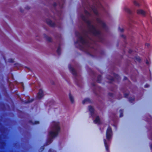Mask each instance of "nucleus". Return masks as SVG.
Returning <instances> with one entry per match:
<instances>
[{"mask_svg":"<svg viewBox=\"0 0 152 152\" xmlns=\"http://www.w3.org/2000/svg\"><path fill=\"white\" fill-rule=\"evenodd\" d=\"M68 67L70 72L73 74V75L76 77L77 75V72L72 67L71 64H69V65ZM75 78H76V77H75Z\"/></svg>","mask_w":152,"mask_h":152,"instance_id":"obj_6","label":"nucleus"},{"mask_svg":"<svg viewBox=\"0 0 152 152\" xmlns=\"http://www.w3.org/2000/svg\"><path fill=\"white\" fill-rule=\"evenodd\" d=\"M121 37L123 38L124 39H126V36L124 35L123 34L121 35Z\"/></svg>","mask_w":152,"mask_h":152,"instance_id":"obj_39","label":"nucleus"},{"mask_svg":"<svg viewBox=\"0 0 152 152\" xmlns=\"http://www.w3.org/2000/svg\"><path fill=\"white\" fill-rule=\"evenodd\" d=\"M84 12L86 15H88L89 16H90L91 15L90 13H89L86 10H84Z\"/></svg>","mask_w":152,"mask_h":152,"instance_id":"obj_27","label":"nucleus"},{"mask_svg":"<svg viewBox=\"0 0 152 152\" xmlns=\"http://www.w3.org/2000/svg\"><path fill=\"white\" fill-rule=\"evenodd\" d=\"M129 96V94L124 93V96L125 98H127L128 96Z\"/></svg>","mask_w":152,"mask_h":152,"instance_id":"obj_34","label":"nucleus"},{"mask_svg":"<svg viewBox=\"0 0 152 152\" xmlns=\"http://www.w3.org/2000/svg\"><path fill=\"white\" fill-rule=\"evenodd\" d=\"M75 81L76 83V84H77V85L78 86V82H77V79H76V78H75Z\"/></svg>","mask_w":152,"mask_h":152,"instance_id":"obj_42","label":"nucleus"},{"mask_svg":"<svg viewBox=\"0 0 152 152\" xmlns=\"http://www.w3.org/2000/svg\"><path fill=\"white\" fill-rule=\"evenodd\" d=\"M33 99H32L31 100H28L27 101V102H26V103H29L31 102H32L33 101Z\"/></svg>","mask_w":152,"mask_h":152,"instance_id":"obj_38","label":"nucleus"},{"mask_svg":"<svg viewBox=\"0 0 152 152\" xmlns=\"http://www.w3.org/2000/svg\"><path fill=\"white\" fill-rule=\"evenodd\" d=\"M111 90L113 91V89H111Z\"/></svg>","mask_w":152,"mask_h":152,"instance_id":"obj_55","label":"nucleus"},{"mask_svg":"<svg viewBox=\"0 0 152 152\" xmlns=\"http://www.w3.org/2000/svg\"><path fill=\"white\" fill-rule=\"evenodd\" d=\"M120 117H121L123 116V109H120Z\"/></svg>","mask_w":152,"mask_h":152,"instance_id":"obj_26","label":"nucleus"},{"mask_svg":"<svg viewBox=\"0 0 152 152\" xmlns=\"http://www.w3.org/2000/svg\"><path fill=\"white\" fill-rule=\"evenodd\" d=\"M149 86V85L148 84H146L145 85L144 87L145 88H148Z\"/></svg>","mask_w":152,"mask_h":152,"instance_id":"obj_41","label":"nucleus"},{"mask_svg":"<svg viewBox=\"0 0 152 152\" xmlns=\"http://www.w3.org/2000/svg\"><path fill=\"white\" fill-rule=\"evenodd\" d=\"M149 117L150 118V120L151 119H152V117H151V115H149Z\"/></svg>","mask_w":152,"mask_h":152,"instance_id":"obj_53","label":"nucleus"},{"mask_svg":"<svg viewBox=\"0 0 152 152\" xmlns=\"http://www.w3.org/2000/svg\"><path fill=\"white\" fill-rule=\"evenodd\" d=\"M104 142L105 147L106 150V151L108 152L109 151V146L105 139H104Z\"/></svg>","mask_w":152,"mask_h":152,"instance_id":"obj_16","label":"nucleus"},{"mask_svg":"<svg viewBox=\"0 0 152 152\" xmlns=\"http://www.w3.org/2000/svg\"><path fill=\"white\" fill-rule=\"evenodd\" d=\"M146 64L148 65L149 64V62L147 59L146 60Z\"/></svg>","mask_w":152,"mask_h":152,"instance_id":"obj_43","label":"nucleus"},{"mask_svg":"<svg viewBox=\"0 0 152 152\" xmlns=\"http://www.w3.org/2000/svg\"><path fill=\"white\" fill-rule=\"evenodd\" d=\"M83 32L84 34V37L85 38H84V39H87L86 38H89V37L86 31L85 30H83Z\"/></svg>","mask_w":152,"mask_h":152,"instance_id":"obj_24","label":"nucleus"},{"mask_svg":"<svg viewBox=\"0 0 152 152\" xmlns=\"http://www.w3.org/2000/svg\"><path fill=\"white\" fill-rule=\"evenodd\" d=\"M94 122L95 124L100 123V120L99 117V116H97L95 118V119L94 120Z\"/></svg>","mask_w":152,"mask_h":152,"instance_id":"obj_17","label":"nucleus"},{"mask_svg":"<svg viewBox=\"0 0 152 152\" xmlns=\"http://www.w3.org/2000/svg\"><path fill=\"white\" fill-rule=\"evenodd\" d=\"M150 147L151 149L152 150V144L150 145Z\"/></svg>","mask_w":152,"mask_h":152,"instance_id":"obj_48","label":"nucleus"},{"mask_svg":"<svg viewBox=\"0 0 152 152\" xmlns=\"http://www.w3.org/2000/svg\"><path fill=\"white\" fill-rule=\"evenodd\" d=\"M119 31L121 32H122L124 31V29L123 28H121L120 27L118 28Z\"/></svg>","mask_w":152,"mask_h":152,"instance_id":"obj_31","label":"nucleus"},{"mask_svg":"<svg viewBox=\"0 0 152 152\" xmlns=\"http://www.w3.org/2000/svg\"><path fill=\"white\" fill-rule=\"evenodd\" d=\"M127 79H128V78L127 77H126V76L124 77V80H127Z\"/></svg>","mask_w":152,"mask_h":152,"instance_id":"obj_44","label":"nucleus"},{"mask_svg":"<svg viewBox=\"0 0 152 152\" xmlns=\"http://www.w3.org/2000/svg\"><path fill=\"white\" fill-rule=\"evenodd\" d=\"M78 40H77L76 41H75L74 42L75 44L76 45L77 44H78V46H76V47L81 50H83L84 49V47L83 45H82L78 43Z\"/></svg>","mask_w":152,"mask_h":152,"instance_id":"obj_10","label":"nucleus"},{"mask_svg":"<svg viewBox=\"0 0 152 152\" xmlns=\"http://www.w3.org/2000/svg\"><path fill=\"white\" fill-rule=\"evenodd\" d=\"M108 95L109 96H110L111 97H113V96L114 95L113 94V93H108Z\"/></svg>","mask_w":152,"mask_h":152,"instance_id":"obj_35","label":"nucleus"},{"mask_svg":"<svg viewBox=\"0 0 152 152\" xmlns=\"http://www.w3.org/2000/svg\"><path fill=\"white\" fill-rule=\"evenodd\" d=\"M87 53L88 54L91 56H93V55L89 53Z\"/></svg>","mask_w":152,"mask_h":152,"instance_id":"obj_49","label":"nucleus"},{"mask_svg":"<svg viewBox=\"0 0 152 152\" xmlns=\"http://www.w3.org/2000/svg\"><path fill=\"white\" fill-rule=\"evenodd\" d=\"M89 110L90 112V114L91 116H93L94 114V109L93 107L90 105L88 106Z\"/></svg>","mask_w":152,"mask_h":152,"instance_id":"obj_12","label":"nucleus"},{"mask_svg":"<svg viewBox=\"0 0 152 152\" xmlns=\"http://www.w3.org/2000/svg\"><path fill=\"white\" fill-rule=\"evenodd\" d=\"M96 20L98 23L102 25V27L103 28H106V25L105 23L103 22L99 18H96Z\"/></svg>","mask_w":152,"mask_h":152,"instance_id":"obj_7","label":"nucleus"},{"mask_svg":"<svg viewBox=\"0 0 152 152\" xmlns=\"http://www.w3.org/2000/svg\"><path fill=\"white\" fill-rule=\"evenodd\" d=\"M53 127L56 130V131H50L49 133V135L53 138L58 135L60 130V128L58 123H55Z\"/></svg>","mask_w":152,"mask_h":152,"instance_id":"obj_2","label":"nucleus"},{"mask_svg":"<svg viewBox=\"0 0 152 152\" xmlns=\"http://www.w3.org/2000/svg\"><path fill=\"white\" fill-rule=\"evenodd\" d=\"M102 79V76L101 75H99L98 76L96 82L99 83H101V81Z\"/></svg>","mask_w":152,"mask_h":152,"instance_id":"obj_19","label":"nucleus"},{"mask_svg":"<svg viewBox=\"0 0 152 152\" xmlns=\"http://www.w3.org/2000/svg\"><path fill=\"white\" fill-rule=\"evenodd\" d=\"M124 10L126 12H127L129 14L131 15L132 14V11L129 8L127 7H125L124 8Z\"/></svg>","mask_w":152,"mask_h":152,"instance_id":"obj_22","label":"nucleus"},{"mask_svg":"<svg viewBox=\"0 0 152 152\" xmlns=\"http://www.w3.org/2000/svg\"><path fill=\"white\" fill-rule=\"evenodd\" d=\"M106 78L109 80V83H111L114 81V78L110 75L107 76Z\"/></svg>","mask_w":152,"mask_h":152,"instance_id":"obj_13","label":"nucleus"},{"mask_svg":"<svg viewBox=\"0 0 152 152\" xmlns=\"http://www.w3.org/2000/svg\"><path fill=\"white\" fill-rule=\"evenodd\" d=\"M64 3V2H63L61 4L59 5V7L61 8H63Z\"/></svg>","mask_w":152,"mask_h":152,"instance_id":"obj_37","label":"nucleus"},{"mask_svg":"<svg viewBox=\"0 0 152 152\" xmlns=\"http://www.w3.org/2000/svg\"><path fill=\"white\" fill-rule=\"evenodd\" d=\"M57 5V4L56 2H54L53 4V6L55 7H56Z\"/></svg>","mask_w":152,"mask_h":152,"instance_id":"obj_40","label":"nucleus"},{"mask_svg":"<svg viewBox=\"0 0 152 152\" xmlns=\"http://www.w3.org/2000/svg\"><path fill=\"white\" fill-rule=\"evenodd\" d=\"M57 53L58 55H60L61 54V49L60 46L59 45L57 50Z\"/></svg>","mask_w":152,"mask_h":152,"instance_id":"obj_23","label":"nucleus"},{"mask_svg":"<svg viewBox=\"0 0 152 152\" xmlns=\"http://www.w3.org/2000/svg\"><path fill=\"white\" fill-rule=\"evenodd\" d=\"M80 17L82 20L87 24L89 32L94 36H97L100 42H103L104 41V39L101 36V31L99 30H97L93 25L91 24V22L83 14H81Z\"/></svg>","mask_w":152,"mask_h":152,"instance_id":"obj_1","label":"nucleus"},{"mask_svg":"<svg viewBox=\"0 0 152 152\" xmlns=\"http://www.w3.org/2000/svg\"><path fill=\"white\" fill-rule=\"evenodd\" d=\"M113 75L114 77L117 79L118 80H119L121 79V77L120 76L117 74L116 73H113Z\"/></svg>","mask_w":152,"mask_h":152,"instance_id":"obj_21","label":"nucleus"},{"mask_svg":"<svg viewBox=\"0 0 152 152\" xmlns=\"http://www.w3.org/2000/svg\"><path fill=\"white\" fill-rule=\"evenodd\" d=\"M75 35L80 40V42L83 45H86L88 47H90L89 42L88 40L85 39L82 37L78 31H76L75 32Z\"/></svg>","mask_w":152,"mask_h":152,"instance_id":"obj_3","label":"nucleus"},{"mask_svg":"<svg viewBox=\"0 0 152 152\" xmlns=\"http://www.w3.org/2000/svg\"><path fill=\"white\" fill-rule=\"evenodd\" d=\"M145 45L147 47H148L149 46V44L148 43H146L145 44Z\"/></svg>","mask_w":152,"mask_h":152,"instance_id":"obj_46","label":"nucleus"},{"mask_svg":"<svg viewBox=\"0 0 152 152\" xmlns=\"http://www.w3.org/2000/svg\"><path fill=\"white\" fill-rule=\"evenodd\" d=\"M115 88H117V86H115Z\"/></svg>","mask_w":152,"mask_h":152,"instance_id":"obj_56","label":"nucleus"},{"mask_svg":"<svg viewBox=\"0 0 152 152\" xmlns=\"http://www.w3.org/2000/svg\"><path fill=\"white\" fill-rule=\"evenodd\" d=\"M8 61L10 63L14 62V60L12 58H10L8 59Z\"/></svg>","mask_w":152,"mask_h":152,"instance_id":"obj_32","label":"nucleus"},{"mask_svg":"<svg viewBox=\"0 0 152 152\" xmlns=\"http://www.w3.org/2000/svg\"><path fill=\"white\" fill-rule=\"evenodd\" d=\"M113 135V133L112 128L108 126L106 131V136L107 140H110L112 138Z\"/></svg>","mask_w":152,"mask_h":152,"instance_id":"obj_4","label":"nucleus"},{"mask_svg":"<svg viewBox=\"0 0 152 152\" xmlns=\"http://www.w3.org/2000/svg\"><path fill=\"white\" fill-rule=\"evenodd\" d=\"M86 102H88L89 103H91V102L90 99L88 98H86L83 101L82 103L83 104H84Z\"/></svg>","mask_w":152,"mask_h":152,"instance_id":"obj_18","label":"nucleus"},{"mask_svg":"<svg viewBox=\"0 0 152 152\" xmlns=\"http://www.w3.org/2000/svg\"><path fill=\"white\" fill-rule=\"evenodd\" d=\"M44 96L43 91L42 89H40L39 90V92L37 93V98L40 99H41Z\"/></svg>","mask_w":152,"mask_h":152,"instance_id":"obj_9","label":"nucleus"},{"mask_svg":"<svg viewBox=\"0 0 152 152\" xmlns=\"http://www.w3.org/2000/svg\"><path fill=\"white\" fill-rule=\"evenodd\" d=\"M146 120V121H149V120H148V119H146V120Z\"/></svg>","mask_w":152,"mask_h":152,"instance_id":"obj_54","label":"nucleus"},{"mask_svg":"<svg viewBox=\"0 0 152 152\" xmlns=\"http://www.w3.org/2000/svg\"><path fill=\"white\" fill-rule=\"evenodd\" d=\"M20 10L21 12H23V10H22L21 8H20Z\"/></svg>","mask_w":152,"mask_h":152,"instance_id":"obj_47","label":"nucleus"},{"mask_svg":"<svg viewBox=\"0 0 152 152\" xmlns=\"http://www.w3.org/2000/svg\"><path fill=\"white\" fill-rule=\"evenodd\" d=\"M95 94H96V91L95 90H93Z\"/></svg>","mask_w":152,"mask_h":152,"instance_id":"obj_51","label":"nucleus"},{"mask_svg":"<svg viewBox=\"0 0 152 152\" xmlns=\"http://www.w3.org/2000/svg\"><path fill=\"white\" fill-rule=\"evenodd\" d=\"M133 3H134V4L136 6L139 7L140 6V4L136 1H134Z\"/></svg>","mask_w":152,"mask_h":152,"instance_id":"obj_30","label":"nucleus"},{"mask_svg":"<svg viewBox=\"0 0 152 152\" xmlns=\"http://www.w3.org/2000/svg\"><path fill=\"white\" fill-rule=\"evenodd\" d=\"M101 87H99L98 88L99 90H101Z\"/></svg>","mask_w":152,"mask_h":152,"instance_id":"obj_52","label":"nucleus"},{"mask_svg":"<svg viewBox=\"0 0 152 152\" xmlns=\"http://www.w3.org/2000/svg\"><path fill=\"white\" fill-rule=\"evenodd\" d=\"M53 141V139L52 138H48L47 140V141L45 142V145H44L43 146H42L41 148L42 149L41 151H43L44 149V147L45 146L48 145L49 144H50Z\"/></svg>","mask_w":152,"mask_h":152,"instance_id":"obj_5","label":"nucleus"},{"mask_svg":"<svg viewBox=\"0 0 152 152\" xmlns=\"http://www.w3.org/2000/svg\"><path fill=\"white\" fill-rule=\"evenodd\" d=\"M47 23L51 27H55L56 26V24L54 22H52V20L49 19H46Z\"/></svg>","mask_w":152,"mask_h":152,"instance_id":"obj_8","label":"nucleus"},{"mask_svg":"<svg viewBox=\"0 0 152 152\" xmlns=\"http://www.w3.org/2000/svg\"><path fill=\"white\" fill-rule=\"evenodd\" d=\"M91 9L93 11L94 14L98 16L99 15L98 12L96 8L94 5H92L91 7Z\"/></svg>","mask_w":152,"mask_h":152,"instance_id":"obj_11","label":"nucleus"},{"mask_svg":"<svg viewBox=\"0 0 152 152\" xmlns=\"http://www.w3.org/2000/svg\"><path fill=\"white\" fill-rule=\"evenodd\" d=\"M44 37L45 38L47 41L49 42H52V38L51 37H48L47 35L45 34H43Z\"/></svg>","mask_w":152,"mask_h":152,"instance_id":"obj_15","label":"nucleus"},{"mask_svg":"<svg viewBox=\"0 0 152 152\" xmlns=\"http://www.w3.org/2000/svg\"><path fill=\"white\" fill-rule=\"evenodd\" d=\"M132 52V50H129V53H131Z\"/></svg>","mask_w":152,"mask_h":152,"instance_id":"obj_45","label":"nucleus"},{"mask_svg":"<svg viewBox=\"0 0 152 152\" xmlns=\"http://www.w3.org/2000/svg\"><path fill=\"white\" fill-rule=\"evenodd\" d=\"M48 152H56V151L54 150H53L52 149L50 148L49 149Z\"/></svg>","mask_w":152,"mask_h":152,"instance_id":"obj_36","label":"nucleus"},{"mask_svg":"<svg viewBox=\"0 0 152 152\" xmlns=\"http://www.w3.org/2000/svg\"><path fill=\"white\" fill-rule=\"evenodd\" d=\"M29 122L30 123L33 124H38L39 123V121H35L34 122H33L31 120H29Z\"/></svg>","mask_w":152,"mask_h":152,"instance_id":"obj_25","label":"nucleus"},{"mask_svg":"<svg viewBox=\"0 0 152 152\" xmlns=\"http://www.w3.org/2000/svg\"><path fill=\"white\" fill-rule=\"evenodd\" d=\"M137 13L138 14H141L143 15H145V12L142 10H137Z\"/></svg>","mask_w":152,"mask_h":152,"instance_id":"obj_14","label":"nucleus"},{"mask_svg":"<svg viewBox=\"0 0 152 152\" xmlns=\"http://www.w3.org/2000/svg\"><path fill=\"white\" fill-rule=\"evenodd\" d=\"M135 60L139 63L141 62V58L139 56L136 57L135 58Z\"/></svg>","mask_w":152,"mask_h":152,"instance_id":"obj_29","label":"nucleus"},{"mask_svg":"<svg viewBox=\"0 0 152 152\" xmlns=\"http://www.w3.org/2000/svg\"><path fill=\"white\" fill-rule=\"evenodd\" d=\"M69 96L71 102L72 103H73L74 102V98L71 94L70 92L69 94Z\"/></svg>","mask_w":152,"mask_h":152,"instance_id":"obj_20","label":"nucleus"},{"mask_svg":"<svg viewBox=\"0 0 152 152\" xmlns=\"http://www.w3.org/2000/svg\"><path fill=\"white\" fill-rule=\"evenodd\" d=\"M134 98H132L131 97H130L129 98V102H130L131 103H132L133 102H134Z\"/></svg>","mask_w":152,"mask_h":152,"instance_id":"obj_28","label":"nucleus"},{"mask_svg":"<svg viewBox=\"0 0 152 152\" xmlns=\"http://www.w3.org/2000/svg\"><path fill=\"white\" fill-rule=\"evenodd\" d=\"M26 8L27 9H28H28H30V7H28V6H27V7H26Z\"/></svg>","mask_w":152,"mask_h":152,"instance_id":"obj_50","label":"nucleus"},{"mask_svg":"<svg viewBox=\"0 0 152 152\" xmlns=\"http://www.w3.org/2000/svg\"><path fill=\"white\" fill-rule=\"evenodd\" d=\"M91 85L92 86H93L94 87V88H97V87L96 86L95 83H91Z\"/></svg>","mask_w":152,"mask_h":152,"instance_id":"obj_33","label":"nucleus"}]
</instances>
